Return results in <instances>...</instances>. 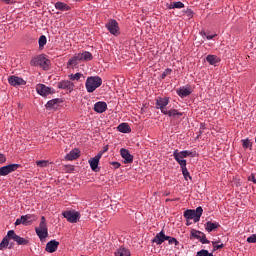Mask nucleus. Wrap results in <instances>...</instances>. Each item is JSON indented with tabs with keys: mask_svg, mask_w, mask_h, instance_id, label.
<instances>
[{
	"mask_svg": "<svg viewBox=\"0 0 256 256\" xmlns=\"http://www.w3.org/2000/svg\"><path fill=\"white\" fill-rule=\"evenodd\" d=\"M70 81H79V79H81V77H83V74L81 73H76V74H70L69 76Z\"/></svg>",
	"mask_w": 256,
	"mask_h": 256,
	"instance_id": "33",
	"label": "nucleus"
},
{
	"mask_svg": "<svg viewBox=\"0 0 256 256\" xmlns=\"http://www.w3.org/2000/svg\"><path fill=\"white\" fill-rule=\"evenodd\" d=\"M202 37H206L208 41H211V39H214V37H217V34L214 35H207L205 32H201Z\"/></svg>",
	"mask_w": 256,
	"mask_h": 256,
	"instance_id": "38",
	"label": "nucleus"
},
{
	"mask_svg": "<svg viewBox=\"0 0 256 256\" xmlns=\"http://www.w3.org/2000/svg\"><path fill=\"white\" fill-rule=\"evenodd\" d=\"M56 9H58L59 11H69V6L63 2H57L55 4Z\"/></svg>",
	"mask_w": 256,
	"mask_h": 256,
	"instance_id": "29",
	"label": "nucleus"
},
{
	"mask_svg": "<svg viewBox=\"0 0 256 256\" xmlns=\"http://www.w3.org/2000/svg\"><path fill=\"white\" fill-rule=\"evenodd\" d=\"M62 215L69 223H77L81 219V214L77 211H65Z\"/></svg>",
	"mask_w": 256,
	"mask_h": 256,
	"instance_id": "8",
	"label": "nucleus"
},
{
	"mask_svg": "<svg viewBox=\"0 0 256 256\" xmlns=\"http://www.w3.org/2000/svg\"><path fill=\"white\" fill-rule=\"evenodd\" d=\"M181 170H182V175L186 181L189 178L191 179V175L189 174V170H187V166H185V162H181Z\"/></svg>",
	"mask_w": 256,
	"mask_h": 256,
	"instance_id": "26",
	"label": "nucleus"
},
{
	"mask_svg": "<svg viewBox=\"0 0 256 256\" xmlns=\"http://www.w3.org/2000/svg\"><path fill=\"white\" fill-rule=\"evenodd\" d=\"M115 256H131V251L125 247L118 248L115 253Z\"/></svg>",
	"mask_w": 256,
	"mask_h": 256,
	"instance_id": "22",
	"label": "nucleus"
},
{
	"mask_svg": "<svg viewBox=\"0 0 256 256\" xmlns=\"http://www.w3.org/2000/svg\"><path fill=\"white\" fill-rule=\"evenodd\" d=\"M94 111H96V113H105V111H107V103L101 101L95 103Z\"/></svg>",
	"mask_w": 256,
	"mask_h": 256,
	"instance_id": "21",
	"label": "nucleus"
},
{
	"mask_svg": "<svg viewBox=\"0 0 256 256\" xmlns=\"http://www.w3.org/2000/svg\"><path fill=\"white\" fill-rule=\"evenodd\" d=\"M166 241H168V243H169L170 245H173V243H174L175 245H179V242H178L177 239H175V238L169 237V239H166Z\"/></svg>",
	"mask_w": 256,
	"mask_h": 256,
	"instance_id": "41",
	"label": "nucleus"
},
{
	"mask_svg": "<svg viewBox=\"0 0 256 256\" xmlns=\"http://www.w3.org/2000/svg\"><path fill=\"white\" fill-rule=\"evenodd\" d=\"M219 227V223H212V222H207L205 224V229L208 231V233H211V231H215Z\"/></svg>",
	"mask_w": 256,
	"mask_h": 256,
	"instance_id": "25",
	"label": "nucleus"
},
{
	"mask_svg": "<svg viewBox=\"0 0 256 256\" xmlns=\"http://www.w3.org/2000/svg\"><path fill=\"white\" fill-rule=\"evenodd\" d=\"M8 83H10L13 87H19V85H25L26 82L21 77L10 76Z\"/></svg>",
	"mask_w": 256,
	"mask_h": 256,
	"instance_id": "17",
	"label": "nucleus"
},
{
	"mask_svg": "<svg viewBox=\"0 0 256 256\" xmlns=\"http://www.w3.org/2000/svg\"><path fill=\"white\" fill-rule=\"evenodd\" d=\"M183 7H185L183 2H172L170 3L168 9H183Z\"/></svg>",
	"mask_w": 256,
	"mask_h": 256,
	"instance_id": "30",
	"label": "nucleus"
},
{
	"mask_svg": "<svg viewBox=\"0 0 256 256\" xmlns=\"http://www.w3.org/2000/svg\"><path fill=\"white\" fill-rule=\"evenodd\" d=\"M173 157L175 161H177L178 165L181 167V163H184V167H187V160H184L186 157H195V154L191 151H181L179 150H174L173 152Z\"/></svg>",
	"mask_w": 256,
	"mask_h": 256,
	"instance_id": "3",
	"label": "nucleus"
},
{
	"mask_svg": "<svg viewBox=\"0 0 256 256\" xmlns=\"http://www.w3.org/2000/svg\"><path fill=\"white\" fill-rule=\"evenodd\" d=\"M203 215V208L197 207L196 210H186L184 212L185 219H193L194 223H199L201 216Z\"/></svg>",
	"mask_w": 256,
	"mask_h": 256,
	"instance_id": "5",
	"label": "nucleus"
},
{
	"mask_svg": "<svg viewBox=\"0 0 256 256\" xmlns=\"http://www.w3.org/2000/svg\"><path fill=\"white\" fill-rule=\"evenodd\" d=\"M104 151H107V148H104Z\"/></svg>",
	"mask_w": 256,
	"mask_h": 256,
	"instance_id": "49",
	"label": "nucleus"
},
{
	"mask_svg": "<svg viewBox=\"0 0 256 256\" xmlns=\"http://www.w3.org/2000/svg\"><path fill=\"white\" fill-rule=\"evenodd\" d=\"M59 247V242L56 240H52L47 243L46 245V251L48 253H55L57 251V248Z\"/></svg>",
	"mask_w": 256,
	"mask_h": 256,
	"instance_id": "20",
	"label": "nucleus"
},
{
	"mask_svg": "<svg viewBox=\"0 0 256 256\" xmlns=\"http://www.w3.org/2000/svg\"><path fill=\"white\" fill-rule=\"evenodd\" d=\"M171 69L167 68L163 73H162V79H165L167 75H171Z\"/></svg>",
	"mask_w": 256,
	"mask_h": 256,
	"instance_id": "42",
	"label": "nucleus"
},
{
	"mask_svg": "<svg viewBox=\"0 0 256 256\" xmlns=\"http://www.w3.org/2000/svg\"><path fill=\"white\" fill-rule=\"evenodd\" d=\"M120 154L122 159H124V163H133V155L129 153V150L125 148L120 149Z\"/></svg>",
	"mask_w": 256,
	"mask_h": 256,
	"instance_id": "18",
	"label": "nucleus"
},
{
	"mask_svg": "<svg viewBox=\"0 0 256 256\" xmlns=\"http://www.w3.org/2000/svg\"><path fill=\"white\" fill-rule=\"evenodd\" d=\"M57 104V100H50L47 102L46 107L47 109H51V107L55 106Z\"/></svg>",
	"mask_w": 256,
	"mask_h": 256,
	"instance_id": "39",
	"label": "nucleus"
},
{
	"mask_svg": "<svg viewBox=\"0 0 256 256\" xmlns=\"http://www.w3.org/2000/svg\"><path fill=\"white\" fill-rule=\"evenodd\" d=\"M7 161V157H5V154L0 153V163H5Z\"/></svg>",
	"mask_w": 256,
	"mask_h": 256,
	"instance_id": "46",
	"label": "nucleus"
},
{
	"mask_svg": "<svg viewBox=\"0 0 256 256\" xmlns=\"http://www.w3.org/2000/svg\"><path fill=\"white\" fill-rule=\"evenodd\" d=\"M166 105H169V98H158L156 100V109H160L161 113H167V110L165 109Z\"/></svg>",
	"mask_w": 256,
	"mask_h": 256,
	"instance_id": "12",
	"label": "nucleus"
},
{
	"mask_svg": "<svg viewBox=\"0 0 256 256\" xmlns=\"http://www.w3.org/2000/svg\"><path fill=\"white\" fill-rule=\"evenodd\" d=\"M9 236H6L5 238H3V240L0 243V251H3V249H7V247L9 246Z\"/></svg>",
	"mask_w": 256,
	"mask_h": 256,
	"instance_id": "31",
	"label": "nucleus"
},
{
	"mask_svg": "<svg viewBox=\"0 0 256 256\" xmlns=\"http://www.w3.org/2000/svg\"><path fill=\"white\" fill-rule=\"evenodd\" d=\"M201 236H203V232L197 231V230H192L191 231V237H193L194 239L200 240Z\"/></svg>",
	"mask_w": 256,
	"mask_h": 256,
	"instance_id": "34",
	"label": "nucleus"
},
{
	"mask_svg": "<svg viewBox=\"0 0 256 256\" xmlns=\"http://www.w3.org/2000/svg\"><path fill=\"white\" fill-rule=\"evenodd\" d=\"M179 97H187L191 95V89L189 87H182L177 90Z\"/></svg>",
	"mask_w": 256,
	"mask_h": 256,
	"instance_id": "23",
	"label": "nucleus"
},
{
	"mask_svg": "<svg viewBox=\"0 0 256 256\" xmlns=\"http://www.w3.org/2000/svg\"><path fill=\"white\" fill-rule=\"evenodd\" d=\"M36 91L38 95H41V97H47V95H51V93H53V89L44 84H37Z\"/></svg>",
	"mask_w": 256,
	"mask_h": 256,
	"instance_id": "11",
	"label": "nucleus"
},
{
	"mask_svg": "<svg viewBox=\"0 0 256 256\" xmlns=\"http://www.w3.org/2000/svg\"><path fill=\"white\" fill-rule=\"evenodd\" d=\"M120 133H131V127L127 123H122L117 127Z\"/></svg>",
	"mask_w": 256,
	"mask_h": 256,
	"instance_id": "24",
	"label": "nucleus"
},
{
	"mask_svg": "<svg viewBox=\"0 0 256 256\" xmlns=\"http://www.w3.org/2000/svg\"><path fill=\"white\" fill-rule=\"evenodd\" d=\"M80 155L79 149H73L65 156V159L67 161H75V159H79Z\"/></svg>",
	"mask_w": 256,
	"mask_h": 256,
	"instance_id": "19",
	"label": "nucleus"
},
{
	"mask_svg": "<svg viewBox=\"0 0 256 256\" xmlns=\"http://www.w3.org/2000/svg\"><path fill=\"white\" fill-rule=\"evenodd\" d=\"M206 60L210 65H217V63H219V58L215 55H208Z\"/></svg>",
	"mask_w": 256,
	"mask_h": 256,
	"instance_id": "28",
	"label": "nucleus"
},
{
	"mask_svg": "<svg viewBox=\"0 0 256 256\" xmlns=\"http://www.w3.org/2000/svg\"><path fill=\"white\" fill-rule=\"evenodd\" d=\"M164 115H168L169 117H183V113H181L175 109H172L170 111L166 110V113H164Z\"/></svg>",
	"mask_w": 256,
	"mask_h": 256,
	"instance_id": "27",
	"label": "nucleus"
},
{
	"mask_svg": "<svg viewBox=\"0 0 256 256\" xmlns=\"http://www.w3.org/2000/svg\"><path fill=\"white\" fill-rule=\"evenodd\" d=\"M247 243H256V234H252L247 238Z\"/></svg>",
	"mask_w": 256,
	"mask_h": 256,
	"instance_id": "40",
	"label": "nucleus"
},
{
	"mask_svg": "<svg viewBox=\"0 0 256 256\" xmlns=\"http://www.w3.org/2000/svg\"><path fill=\"white\" fill-rule=\"evenodd\" d=\"M38 43L40 48L45 47L47 45V37L45 35L40 36Z\"/></svg>",
	"mask_w": 256,
	"mask_h": 256,
	"instance_id": "35",
	"label": "nucleus"
},
{
	"mask_svg": "<svg viewBox=\"0 0 256 256\" xmlns=\"http://www.w3.org/2000/svg\"><path fill=\"white\" fill-rule=\"evenodd\" d=\"M59 89H66V91H73L75 89V84L69 80H63L58 83Z\"/></svg>",
	"mask_w": 256,
	"mask_h": 256,
	"instance_id": "15",
	"label": "nucleus"
},
{
	"mask_svg": "<svg viewBox=\"0 0 256 256\" xmlns=\"http://www.w3.org/2000/svg\"><path fill=\"white\" fill-rule=\"evenodd\" d=\"M112 165H114L116 169H119V167H121V164L119 162H113Z\"/></svg>",
	"mask_w": 256,
	"mask_h": 256,
	"instance_id": "48",
	"label": "nucleus"
},
{
	"mask_svg": "<svg viewBox=\"0 0 256 256\" xmlns=\"http://www.w3.org/2000/svg\"><path fill=\"white\" fill-rule=\"evenodd\" d=\"M248 181H252V183H256L255 175H254V174H251V175L248 177Z\"/></svg>",
	"mask_w": 256,
	"mask_h": 256,
	"instance_id": "47",
	"label": "nucleus"
},
{
	"mask_svg": "<svg viewBox=\"0 0 256 256\" xmlns=\"http://www.w3.org/2000/svg\"><path fill=\"white\" fill-rule=\"evenodd\" d=\"M100 85H103V80L99 76H90L86 79L85 87L88 93H93Z\"/></svg>",
	"mask_w": 256,
	"mask_h": 256,
	"instance_id": "2",
	"label": "nucleus"
},
{
	"mask_svg": "<svg viewBox=\"0 0 256 256\" xmlns=\"http://www.w3.org/2000/svg\"><path fill=\"white\" fill-rule=\"evenodd\" d=\"M7 237H9V239H13V241H15L18 245H27V243H29V240L15 234L14 230H9Z\"/></svg>",
	"mask_w": 256,
	"mask_h": 256,
	"instance_id": "9",
	"label": "nucleus"
},
{
	"mask_svg": "<svg viewBox=\"0 0 256 256\" xmlns=\"http://www.w3.org/2000/svg\"><path fill=\"white\" fill-rule=\"evenodd\" d=\"M200 243H202L203 245H207L209 244V240H207V237L205 236V233L202 234V236H200Z\"/></svg>",
	"mask_w": 256,
	"mask_h": 256,
	"instance_id": "37",
	"label": "nucleus"
},
{
	"mask_svg": "<svg viewBox=\"0 0 256 256\" xmlns=\"http://www.w3.org/2000/svg\"><path fill=\"white\" fill-rule=\"evenodd\" d=\"M103 157V152L98 153L94 158L89 160V165L92 171H97V167H99V161Z\"/></svg>",
	"mask_w": 256,
	"mask_h": 256,
	"instance_id": "14",
	"label": "nucleus"
},
{
	"mask_svg": "<svg viewBox=\"0 0 256 256\" xmlns=\"http://www.w3.org/2000/svg\"><path fill=\"white\" fill-rule=\"evenodd\" d=\"M167 239H169V236L165 235V232L161 231L160 233L156 234V236L152 240V243H156V245H161L162 243H165Z\"/></svg>",
	"mask_w": 256,
	"mask_h": 256,
	"instance_id": "16",
	"label": "nucleus"
},
{
	"mask_svg": "<svg viewBox=\"0 0 256 256\" xmlns=\"http://www.w3.org/2000/svg\"><path fill=\"white\" fill-rule=\"evenodd\" d=\"M106 27L112 35H119V24L115 20H110Z\"/></svg>",
	"mask_w": 256,
	"mask_h": 256,
	"instance_id": "13",
	"label": "nucleus"
},
{
	"mask_svg": "<svg viewBox=\"0 0 256 256\" xmlns=\"http://www.w3.org/2000/svg\"><path fill=\"white\" fill-rule=\"evenodd\" d=\"M33 221H37V217L33 214H27L24 216H21L20 218L16 219L15 225H31Z\"/></svg>",
	"mask_w": 256,
	"mask_h": 256,
	"instance_id": "7",
	"label": "nucleus"
},
{
	"mask_svg": "<svg viewBox=\"0 0 256 256\" xmlns=\"http://www.w3.org/2000/svg\"><path fill=\"white\" fill-rule=\"evenodd\" d=\"M196 256H213V253H209V251L202 249L197 252Z\"/></svg>",
	"mask_w": 256,
	"mask_h": 256,
	"instance_id": "36",
	"label": "nucleus"
},
{
	"mask_svg": "<svg viewBox=\"0 0 256 256\" xmlns=\"http://www.w3.org/2000/svg\"><path fill=\"white\" fill-rule=\"evenodd\" d=\"M19 169V164H9L0 168V176L5 177L9 175V173H13V171H17Z\"/></svg>",
	"mask_w": 256,
	"mask_h": 256,
	"instance_id": "10",
	"label": "nucleus"
},
{
	"mask_svg": "<svg viewBox=\"0 0 256 256\" xmlns=\"http://www.w3.org/2000/svg\"><path fill=\"white\" fill-rule=\"evenodd\" d=\"M37 167H40L41 169H45V167H49V161L48 160H38L36 161Z\"/></svg>",
	"mask_w": 256,
	"mask_h": 256,
	"instance_id": "32",
	"label": "nucleus"
},
{
	"mask_svg": "<svg viewBox=\"0 0 256 256\" xmlns=\"http://www.w3.org/2000/svg\"><path fill=\"white\" fill-rule=\"evenodd\" d=\"M212 243L214 245V251H217V249H223V244L217 245V244H215V242H212Z\"/></svg>",
	"mask_w": 256,
	"mask_h": 256,
	"instance_id": "45",
	"label": "nucleus"
},
{
	"mask_svg": "<svg viewBox=\"0 0 256 256\" xmlns=\"http://www.w3.org/2000/svg\"><path fill=\"white\" fill-rule=\"evenodd\" d=\"M91 59H93V55L90 52L78 53V54H75L68 61V65L70 67H75V66L79 65V63H81V62H83V61H91Z\"/></svg>",
	"mask_w": 256,
	"mask_h": 256,
	"instance_id": "1",
	"label": "nucleus"
},
{
	"mask_svg": "<svg viewBox=\"0 0 256 256\" xmlns=\"http://www.w3.org/2000/svg\"><path fill=\"white\" fill-rule=\"evenodd\" d=\"M2 3H5V5H13L16 3V0H1Z\"/></svg>",
	"mask_w": 256,
	"mask_h": 256,
	"instance_id": "44",
	"label": "nucleus"
},
{
	"mask_svg": "<svg viewBox=\"0 0 256 256\" xmlns=\"http://www.w3.org/2000/svg\"><path fill=\"white\" fill-rule=\"evenodd\" d=\"M243 142V147L245 149H248V147H251V142H249V140H242Z\"/></svg>",
	"mask_w": 256,
	"mask_h": 256,
	"instance_id": "43",
	"label": "nucleus"
},
{
	"mask_svg": "<svg viewBox=\"0 0 256 256\" xmlns=\"http://www.w3.org/2000/svg\"><path fill=\"white\" fill-rule=\"evenodd\" d=\"M31 65L33 67H41L44 70L49 69V65H51V61L47 59L45 56L40 55L31 60Z\"/></svg>",
	"mask_w": 256,
	"mask_h": 256,
	"instance_id": "6",
	"label": "nucleus"
},
{
	"mask_svg": "<svg viewBox=\"0 0 256 256\" xmlns=\"http://www.w3.org/2000/svg\"><path fill=\"white\" fill-rule=\"evenodd\" d=\"M35 231L40 241H45V239H47V237L49 236V232L47 230V222L45 220V216L41 217L39 227H36Z\"/></svg>",
	"mask_w": 256,
	"mask_h": 256,
	"instance_id": "4",
	"label": "nucleus"
}]
</instances>
